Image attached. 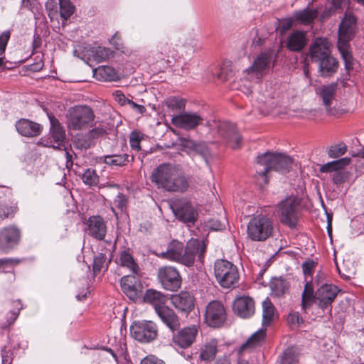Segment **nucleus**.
<instances>
[{"instance_id": "obj_1", "label": "nucleus", "mask_w": 364, "mask_h": 364, "mask_svg": "<svg viewBox=\"0 0 364 364\" xmlns=\"http://www.w3.org/2000/svg\"><path fill=\"white\" fill-rule=\"evenodd\" d=\"M151 181L159 188L171 193H185L190 186V179L177 166L164 163L157 166L151 175Z\"/></svg>"}, {"instance_id": "obj_2", "label": "nucleus", "mask_w": 364, "mask_h": 364, "mask_svg": "<svg viewBox=\"0 0 364 364\" xmlns=\"http://www.w3.org/2000/svg\"><path fill=\"white\" fill-rule=\"evenodd\" d=\"M309 57L312 63L318 65L322 77H331L338 68V60L331 55L329 43L326 38H316L310 47Z\"/></svg>"}, {"instance_id": "obj_3", "label": "nucleus", "mask_w": 364, "mask_h": 364, "mask_svg": "<svg viewBox=\"0 0 364 364\" xmlns=\"http://www.w3.org/2000/svg\"><path fill=\"white\" fill-rule=\"evenodd\" d=\"M257 181L262 184H267L268 178L267 173L270 170L279 172L289 171L291 167L293 159L288 155L280 153L265 152L258 156L257 159Z\"/></svg>"}, {"instance_id": "obj_4", "label": "nucleus", "mask_w": 364, "mask_h": 364, "mask_svg": "<svg viewBox=\"0 0 364 364\" xmlns=\"http://www.w3.org/2000/svg\"><path fill=\"white\" fill-rule=\"evenodd\" d=\"M357 19L351 13H346L338 27V49L347 70L353 69V56L349 50V42L355 33Z\"/></svg>"}, {"instance_id": "obj_5", "label": "nucleus", "mask_w": 364, "mask_h": 364, "mask_svg": "<svg viewBox=\"0 0 364 364\" xmlns=\"http://www.w3.org/2000/svg\"><path fill=\"white\" fill-rule=\"evenodd\" d=\"M214 275L223 288H235L240 279L237 267L226 259H218L215 262Z\"/></svg>"}, {"instance_id": "obj_6", "label": "nucleus", "mask_w": 364, "mask_h": 364, "mask_svg": "<svg viewBox=\"0 0 364 364\" xmlns=\"http://www.w3.org/2000/svg\"><path fill=\"white\" fill-rule=\"evenodd\" d=\"M95 119L93 110L86 105L71 107L67 115L68 127L72 130H82L92 125Z\"/></svg>"}, {"instance_id": "obj_7", "label": "nucleus", "mask_w": 364, "mask_h": 364, "mask_svg": "<svg viewBox=\"0 0 364 364\" xmlns=\"http://www.w3.org/2000/svg\"><path fill=\"white\" fill-rule=\"evenodd\" d=\"M272 220L263 215L252 218L247 225V236L253 241H264L272 235Z\"/></svg>"}, {"instance_id": "obj_8", "label": "nucleus", "mask_w": 364, "mask_h": 364, "mask_svg": "<svg viewBox=\"0 0 364 364\" xmlns=\"http://www.w3.org/2000/svg\"><path fill=\"white\" fill-rule=\"evenodd\" d=\"M130 333L136 341L147 343L154 341L158 336V328L151 321H134L130 326Z\"/></svg>"}, {"instance_id": "obj_9", "label": "nucleus", "mask_w": 364, "mask_h": 364, "mask_svg": "<svg viewBox=\"0 0 364 364\" xmlns=\"http://www.w3.org/2000/svg\"><path fill=\"white\" fill-rule=\"evenodd\" d=\"M206 252V244L204 240L191 239L188 241L182 254L180 263L186 266L192 267L194 264L196 258L203 262Z\"/></svg>"}, {"instance_id": "obj_10", "label": "nucleus", "mask_w": 364, "mask_h": 364, "mask_svg": "<svg viewBox=\"0 0 364 364\" xmlns=\"http://www.w3.org/2000/svg\"><path fill=\"white\" fill-rule=\"evenodd\" d=\"M299 205V200L295 196H289L278 204V213L283 224L291 228L296 226Z\"/></svg>"}, {"instance_id": "obj_11", "label": "nucleus", "mask_w": 364, "mask_h": 364, "mask_svg": "<svg viewBox=\"0 0 364 364\" xmlns=\"http://www.w3.org/2000/svg\"><path fill=\"white\" fill-rule=\"evenodd\" d=\"M170 205L174 215L178 220L188 224H194L196 221L198 212L187 199L176 200Z\"/></svg>"}, {"instance_id": "obj_12", "label": "nucleus", "mask_w": 364, "mask_h": 364, "mask_svg": "<svg viewBox=\"0 0 364 364\" xmlns=\"http://www.w3.org/2000/svg\"><path fill=\"white\" fill-rule=\"evenodd\" d=\"M226 318V310L221 301L213 300L206 306L204 320L208 326L220 328L225 323Z\"/></svg>"}, {"instance_id": "obj_13", "label": "nucleus", "mask_w": 364, "mask_h": 364, "mask_svg": "<svg viewBox=\"0 0 364 364\" xmlns=\"http://www.w3.org/2000/svg\"><path fill=\"white\" fill-rule=\"evenodd\" d=\"M340 289L331 284H321L316 290V304L323 311L327 310L329 314L332 311V303L336 299Z\"/></svg>"}, {"instance_id": "obj_14", "label": "nucleus", "mask_w": 364, "mask_h": 364, "mask_svg": "<svg viewBox=\"0 0 364 364\" xmlns=\"http://www.w3.org/2000/svg\"><path fill=\"white\" fill-rule=\"evenodd\" d=\"M157 277L164 289L176 291L181 285V277L176 268L171 266L161 267L158 269Z\"/></svg>"}, {"instance_id": "obj_15", "label": "nucleus", "mask_w": 364, "mask_h": 364, "mask_svg": "<svg viewBox=\"0 0 364 364\" xmlns=\"http://www.w3.org/2000/svg\"><path fill=\"white\" fill-rule=\"evenodd\" d=\"M198 330L199 326L197 325L186 326L178 330L173 335L172 342L173 345L183 349L191 347L196 341Z\"/></svg>"}, {"instance_id": "obj_16", "label": "nucleus", "mask_w": 364, "mask_h": 364, "mask_svg": "<svg viewBox=\"0 0 364 364\" xmlns=\"http://www.w3.org/2000/svg\"><path fill=\"white\" fill-rule=\"evenodd\" d=\"M21 239V230L14 225L0 229V250L9 252L18 245Z\"/></svg>"}, {"instance_id": "obj_17", "label": "nucleus", "mask_w": 364, "mask_h": 364, "mask_svg": "<svg viewBox=\"0 0 364 364\" xmlns=\"http://www.w3.org/2000/svg\"><path fill=\"white\" fill-rule=\"evenodd\" d=\"M203 122V118L197 112H183L171 118L174 126L185 130L194 129Z\"/></svg>"}, {"instance_id": "obj_18", "label": "nucleus", "mask_w": 364, "mask_h": 364, "mask_svg": "<svg viewBox=\"0 0 364 364\" xmlns=\"http://www.w3.org/2000/svg\"><path fill=\"white\" fill-rule=\"evenodd\" d=\"M271 61L272 58L269 54L265 53L259 54L254 60L252 65L245 70L247 79L248 80H259L269 68Z\"/></svg>"}, {"instance_id": "obj_19", "label": "nucleus", "mask_w": 364, "mask_h": 364, "mask_svg": "<svg viewBox=\"0 0 364 364\" xmlns=\"http://www.w3.org/2000/svg\"><path fill=\"white\" fill-rule=\"evenodd\" d=\"M49 119L50 123V139L51 140L50 142L47 141L46 146L59 149L65 139V132L58 119L55 117H49Z\"/></svg>"}, {"instance_id": "obj_20", "label": "nucleus", "mask_w": 364, "mask_h": 364, "mask_svg": "<svg viewBox=\"0 0 364 364\" xmlns=\"http://www.w3.org/2000/svg\"><path fill=\"white\" fill-rule=\"evenodd\" d=\"M87 233L98 240L105 238L107 232V226L103 218L99 215L91 216L87 223Z\"/></svg>"}, {"instance_id": "obj_21", "label": "nucleus", "mask_w": 364, "mask_h": 364, "mask_svg": "<svg viewBox=\"0 0 364 364\" xmlns=\"http://www.w3.org/2000/svg\"><path fill=\"white\" fill-rule=\"evenodd\" d=\"M218 132L220 134L227 139L233 149L240 147L242 138L235 124L229 122L222 123L218 126Z\"/></svg>"}, {"instance_id": "obj_22", "label": "nucleus", "mask_w": 364, "mask_h": 364, "mask_svg": "<svg viewBox=\"0 0 364 364\" xmlns=\"http://www.w3.org/2000/svg\"><path fill=\"white\" fill-rule=\"evenodd\" d=\"M171 304L179 311L190 313L194 309V297L188 291H181L171 297Z\"/></svg>"}, {"instance_id": "obj_23", "label": "nucleus", "mask_w": 364, "mask_h": 364, "mask_svg": "<svg viewBox=\"0 0 364 364\" xmlns=\"http://www.w3.org/2000/svg\"><path fill=\"white\" fill-rule=\"evenodd\" d=\"M136 275H127L121 279V287L123 292L132 300L137 297L139 289L141 287L140 281Z\"/></svg>"}, {"instance_id": "obj_24", "label": "nucleus", "mask_w": 364, "mask_h": 364, "mask_svg": "<svg viewBox=\"0 0 364 364\" xmlns=\"http://www.w3.org/2000/svg\"><path fill=\"white\" fill-rule=\"evenodd\" d=\"M235 313L242 318H249L255 312V302L249 296H242L235 299L233 305Z\"/></svg>"}, {"instance_id": "obj_25", "label": "nucleus", "mask_w": 364, "mask_h": 364, "mask_svg": "<svg viewBox=\"0 0 364 364\" xmlns=\"http://www.w3.org/2000/svg\"><path fill=\"white\" fill-rule=\"evenodd\" d=\"M156 313L172 332L178 330L181 325L179 318L173 309L166 306Z\"/></svg>"}, {"instance_id": "obj_26", "label": "nucleus", "mask_w": 364, "mask_h": 364, "mask_svg": "<svg viewBox=\"0 0 364 364\" xmlns=\"http://www.w3.org/2000/svg\"><path fill=\"white\" fill-rule=\"evenodd\" d=\"M337 89L338 84L333 82L322 86L319 90V95L322 100V102L326 107V112L329 114H334V112L331 109V105L335 100Z\"/></svg>"}, {"instance_id": "obj_27", "label": "nucleus", "mask_w": 364, "mask_h": 364, "mask_svg": "<svg viewBox=\"0 0 364 364\" xmlns=\"http://www.w3.org/2000/svg\"><path fill=\"white\" fill-rule=\"evenodd\" d=\"M168 299L166 295L153 289H147L144 295V302L153 306L156 312L166 306Z\"/></svg>"}, {"instance_id": "obj_28", "label": "nucleus", "mask_w": 364, "mask_h": 364, "mask_svg": "<svg viewBox=\"0 0 364 364\" xmlns=\"http://www.w3.org/2000/svg\"><path fill=\"white\" fill-rule=\"evenodd\" d=\"M16 127L21 135L28 137L39 135L42 129L41 124L26 119L18 121Z\"/></svg>"}, {"instance_id": "obj_29", "label": "nucleus", "mask_w": 364, "mask_h": 364, "mask_svg": "<svg viewBox=\"0 0 364 364\" xmlns=\"http://www.w3.org/2000/svg\"><path fill=\"white\" fill-rule=\"evenodd\" d=\"M180 141L182 146L189 148L194 151L196 153L200 155L205 163L208 164L211 156L206 144L204 142H196L186 138H181Z\"/></svg>"}, {"instance_id": "obj_30", "label": "nucleus", "mask_w": 364, "mask_h": 364, "mask_svg": "<svg viewBox=\"0 0 364 364\" xmlns=\"http://www.w3.org/2000/svg\"><path fill=\"white\" fill-rule=\"evenodd\" d=\"M306 43V33L303 31H295L287 38V47L291 51L299 52L305 47Z\"/></svg>"}, {"instance_id": "obj_31", "label": "nucleus", "mask_w": 364, "mask_h": 364, "mask_svg": "<svg viewBox=\"0 0 364 364\" xmlns=\"http://www.w3.org/2000/svg\"><path fill=\"white\" fill-rule=\"evenodd\" d=\"M87 55L90 62L99 63L106 61L112 57L114 52L109 48L98 46L89 49L87 52Z\"/></svg>"}, {"instance_id": "obj_32", "label": "nucleus", "mask_w": 364, "mask_h": 364, "mask_svg": "<svg viewBox=\"0 0 364 364\" xmlns=\"http://www.w3.org/2000/svg\"><path fill=\"white\" fill-rule=\"evenodd\" d=\"M183 244L177 240H173L168 246L167 250L161 253L164 258L176 261L180 263L183 252Z\"/></svg>"}, {"instance_id": "obj_33", "label": "nucleus", "mask_w": 364, "mask_h": 364, "mask_svg": "<svg viewBox=\"0 0 364 364\" xmlns=\"http://www.w3.org/2000/svg\"><path fill=\"white\" fill-rule=\"evenodd\" d=\"M316 291H314L312 281H307L301 294V309L306 311L316 303Z\"/></svg>"}, {"instance_id": "obj_34", "label": "nucleus", "mask_w": 364, "mask_h": 364, "mask_svg": "<svg viewBox=\"0 0 364 364\" xmlns=\"http://www.w3.org/2000/svg\"><path fill=\"white\" fill-rule=\"evenodd\" d=\"M96 79L103 81H117L119 76L116 70L109 66L102 65L93 70Z\"/></svg>"}, {"instance_id": "obj_35", "label": "nucleus", "mask_w": 364, "mask_h": 364, "mask_svg": "<svg viewBox=\"0 0 364 364\" xmlns=\"http://www.w3.org/2000/svg\"><path fill=\"white\" fill-rule=\"evenodd\" d=\"M218 351V341L212 338L207 341L200 349V358L205 361H210L215 358Z\"/></svg>"}, {"instance_id": "obj_36", "label": "nucleus", "mask_w": 364, "mask_h": 364, "mask_svg": "<svg viewBox=\"0 0 364 364\" xmlns=\"http://www.w3.org/2000/svg\"><path fill=\"white\" fill-rule=\"evenodd\" d=\"M119 264L129 269L134 274H139L140 268L129 250H123L119 255Z\"/></svg>"}, {"instance_id": "obj_37", "label": "nucleus", "mask_w": 364, "mask_h": 364, "mask_svg": "<svg viewBox=\"0 0 364 364\" xmlns=\"http://www.w3.org/2000/svg\"><path fill=\"white\" fill-rule=\"evenodd\" d=\"M275 309L269 299H266L262 303V326L266 327L271 324L275 319Z\"/></svg>"}, {"instance_id": "obj_38", "label": "nucleus", "mask_w": 364, "mask_h": 364, "mask_svg": "<svg viewBox=\"0 0 364 364\" xmlns=\"http://www.w3.org/2000/svg\"><path fill=\"white\" fill-rule=\"evenodd\" d=\"M129 159L134 160V157L127 154L107 155L104 156V162L112 167L124 166Z\"/></svg>"}, {"instance_id": "obj_39", "label": "nucleus", "mask_w": 364, "mask_h": 364, "mask_svg": "<svg viewBox=\"0 0 364 364\" xmlns=\"http://www.w3.org/2000/svg\"><path fill=\"white\" fill-rule=\"evenodd\" d=\"M351 161V159L348 157H344L338 160L328 162L319 168L322 173H331L338 171L339 169L343 168L344 166L348 165Z\"/></svg>"}, {"instance_id": "obj_40", "label": "nucleus", "mask_w": 364, "mask_h": 364, "mask_svg": "<svg viewBox=\"0 0 364 364\" xmlns=\"http://www.w3.org/2000/svg\"><path fill=\"white\" fill-rule=\"evenodd\" d=\"M266 335L265 328H260L255 333H253L245 343H244L240 347V351H245L248 348H252L255 347L259 343L264 339Z\"/></svg>"}, {"instance_id": "obj_41", "label": "nucleus", "mask_w": 364, "mask_h": 364, "mask_svg": "<svg viewBox=\"0 0 364 364\" xmlns=\"http://www.w3.org/2000/svg\"><path fill=\"white\" fill-rule=\"evenodd\" d=\"M269 286L272 294L276 296L284 295L289 289L288 282L282 278L273 279L270 282Z\"/></svg>"}, {"instance_id": "obj_42", "label": "nucleus", "mask_w": 364, "mask_h": 364, "mask_svg": "<svg viewBox=\"0 0 364 364\" xmlns=\"http://www.w3.org/2000/svg\"><path fill=\"white\" fill-rule=\"evenodd\" d=\"M316 16L317 11L309 9L297 11L294 14L295 18L304 24L311 23Z\"/></svg>"}, {"instance_id": "obj_43", "label": "nucleus", "mask_w": 364, "mask_h": 364, "mask_svg": "<svg viewBox=\"0 0 364 364\" xmlns=\"http://www.w3.org/2000/svg\"><path fill=\"white\" fill-rule=\"evenodd\" d=\"M82 182L89 186H95L99 183V176L95 170L87 168L82 175Z\"/></svg>"}, {"instance_id": "obj_44", "label": "nucleus", "mask_w": 364, "mask_h": 364, "mask_svg": "<svg viewBox=\"0 0 364 364\" xmlns=\"http://www.w3.org/2000/svg\"><path fill=\"white\" fill-rule=\"evenodd\" d=\"M60 16L68 20L74 13L75 6L70 0H59Z\"/></svg>"}, {"instance_id": "obj_45", "label": "nucleus", "mask_w": 364, "mask_h": 364, "mask_svg": "<svg viewBox=\"0 0 364 364\" xmlns=\"http://www.w3.org/2000/svg\"><path fill=\"white\" fill-rule=\"evenodd\" d=\"M297 363L298 354L294 348H289L284 351L280 364H296Z\"/></svg>"}, {"instance_id": "obj_46", "label": "nucleus", "mask_w": 364, "mask_h": 364, "mask_svg": "<svg viewBox=\"0 0 364 364\" xmlns=\"http://www.w3.org/2000/svg\"><path fill=\"white\" fill-rule=\"evenodd\" d=\"M166 105L172 111L180 112L184 109L186 101L182 98L171 97L167 99Z\"/></svg>"}, {"instance_id": "obj_47", "label": "nucleus", "mask_w": 364, "mask_h": 364, "mask_svg": "<svg viewBox=\"0 0 364 364\" xmlns=\"http://www.w3.org/2000/svg\"><path fill=\"white\" fill-rule=\"evenodd\" d=\"M347 151V146L341 142L338 144L331 146L328 151V156L331 158H338Z\"/></svg>"}, {"instance_id": "obj_48", "label": "nucleus", "mask_w": 364, "mask_h": 364, "mask_svg": "<svg viewBox=\"0 0 364 364\" xmlns=\"http://www.w3.org/2000/svg\"><path fill=\"white\" fill-rule=\"evenodd\" d=\"M92 139L88 136L87 133L85 135L77 136L74 141V146L79 149H87L92 145Z\"/></svg>"}, {"instance_id": "obj_49", "label": "nucleus", "mask_w": 364, "mask_h": 364, "mask_svg": "<svg viewBox=\"0 0 364 364\" xmlns=\"http://www.w3.org/2000/svg\"><path fill=\"white\" fill-rule=\"evenodd\" d=\"M107 257L102 253H99L95 257L93 261V271L95 274L100 272L103 269H107V265L105 264Z\"/></svg>"}, {"instance_id": "obj_50", "label": "nucleus", "mask_w": 364, "mask_h": 364, "mask_svg": "<svg viewBox=\"0 0 364 364\" xmlns=\"http://www.w3.org/2000/svg\"><path fill=\"white\" fill-rule=\"evenodd\" d=\"M349 176L350 172L341 168L333 173L332 180L335 184L341 185L345 183Z\"/></svg>"}, {"instance_id": "obj_51", "label": "nucleus", "mask_w": 364, "mask_h": 364, "mask_svg": "<svg viewBox=\"0 0 364 364\" xmlns=\"http://www.w3.org/2000/svg\"><path fill=\"white\" fill-rule=\"evenodd\" d=\"M142 138H143L142 134L139 132L134 131L130 134L129 144H130L131 148L133 150H136V151L140 150V149H141L140 142H141Z\"/></svg>"}, {"instance_id": "obj_52", "label": "nucleus", "mask_w": 364, "mask_h": 364, "mask_svg": "<svg viewBox=\"0 0 364 364\" xmlns=\"http://www.w3.org/2000/svg\"><path fill=\"white\" fill-rule=\"evenodd\" d=\"M10 38V31H4L0 35V55L4 53L8 41ZM3 64V58L0 57V66Z\"/></svg>"}, {"instance_id": "obj_53", "label": "nucleus", "mask_w": 364, "mask_h": 364, "mask_svg": "<svg viewBox=\"0 0 364 364\" xmlns=\"http://www.w3.org/2000/svg\"><path fill=\"white\" fill-rule=\"evenodd\" d=\"M128 199L126 196L119 193L114 200V205L121 212H123L127 206Z\"/></svg>"}, {"instance_id": "obj_54", "label": "nucleus", "mask_w": 364, "mask_h": 364, "mask_svg": "<svg viewBox=\"0 0 364 364\" xmlns=\"http://www.w3.org/2000/svg\"><path fill=\"white\" fill-rule=\"evenodd\" d=\"M206 227L213 230H221L225 229V223L224 220L221 221L218 219L213 218L206 222Z\"/></svg>"}, {"instance_id": "obj_55", "label": "nucleus", "mask_w": 364, "mask_h": 364, "mask_svg": "<svg viewBox=\"0 0 364 364\" xmlns=\"http://www.w3.org/2000/svg\"><path fill=\"white\" fill-rule=\"evenodd\" d=\"M0 210L1 213L0 218L5 219L8 218H13L17 211V207L0 205Z\"/></svg>"}, {"instance_id": "obj_56", "label": "nucleus", "mask_w": 364, "mask_h": 364, "mask_svg": "<svg viewBox=\"0 0 364 364\" xmlns=\"http://www.w3.org/2000/svg\"><path fill=\"white\" fill-rule=\"evenodd\" d=\"M109 43L113 46L117 50H122L123 49V43L122 41L121 36L118 32H116L111 39L109 40Z\"/></svg>"}, {"instance_id": "obj_57", "label": "nucleus", "mask_w": 364, "mask_h": 364, "mask_svg": "<svg viewBox=\"0 0 364 364\" xmlns=\"http://www.w3.org/2000/svg\"><path fill=\"white\" fill-rule=\"evenodd\" d=\"M287 322L290 325L299 326L301 323L303 322V319L298 312H292L288 315Z\"/></svg>"}, {"instance_id": "obj_58", "label": "nucleus", "mask_w": 364, "mask_h": 364, "mask_svg": "<svg viewBox=\"0 0 364 364\" xmlns=\"http://www.w3.org/2000/svg\"><path fill=\"white\" fill-rule=\"evenodd\" d=\"M87 134L88 136L92 140L93 139L104 136L106 134V130L101 127H98L90 130Z\"/></svg>"}, {"instance_id": "obj_59", "label": "nucleus", "mask_w": 364, "mask_h": 364, "mask_svg": "<svg viewBox=\"0 0 364 364\" xmlns=\"http://www.w3.org/2000/svg\"><path fill=\"white\" fill-rule=\"evenodd\" d=\"M140 364H165L164 362L156 356L149 355L144 358Z\"/></svg>"}, {"instance_id": "obj_60", "label": "nucleus", "mask_w": 364, "mask_h": 364, "mask_svg": "<svg viewBox=\"0 0 364 364\" xmlns=\"http://www.w3.org/2000/svg\"><path fill=\"white\" fill-rule=\"evenodd\" d=\"M315 268V262L306 261L302 264V270L304 275H311Z\"/></svg>"}, {"instance_id": "obj_61", "label": "nucleus", "mask_w": 364, "mask_h": 364, "mask_svg": "<svg viewBox=\"0 0 364 364\" xmlns=\"http://www.w3.org/2000/svg\"><path fill=\"white\" fill-rule=\"evenodd\" d=\"M13 305L15 307V309L11 311V314L12 315V320L11 321H10V323H13L17 318L18 313L20 310L22 309V305L21 304L20 300L14 301Z\"/></svg>"}, {"instance_id": "obj_62", "label": "nucleus", "mask_w": 364, "mask_h": 364, "mask_svg": "<svg viewBox=\"0 0 364 364\" xmlns=\"http://www.w3.org/2000/svg\"><path fill=\"white\" fill-rule=\"evenodd\" d=\"M114 95L115 100L122 106L128 105V102L130 101V100L127 98L125 95L119 90L116 91Z\"/></svg>"}, {"instance_id": "obj_63", "label": "nucleus", "mask_w": 364, "mask_h": 364, "mask_svg": "<svg viewBox=\"0 0 364 364\" xmlns=\"http://www.w3.org/2000/svg\"><path fill=\"white\" fill-rule=\"evenodd\" d=\"M159 51L164 55H168L173 50L170 46L168 45L167 42H161L158 46Z\"/></svg>"}, {"instance_id": "obj_64", "label": "nucleus", "mask_w": 364, "mask_h": 364, "mask_svg": "<svg viewBox=\"0 0 364 364\" xmlns=\"http://www.w3.org/2000/svg\"><path fill=\"white\" fill-rule=\"evenodd\" d=\"M128 105H129L133 109L136 110L139 114H143L146 112V108L143 105H137L134 101L131 100L128 102Z\"/></svg>"}]
</instances>
